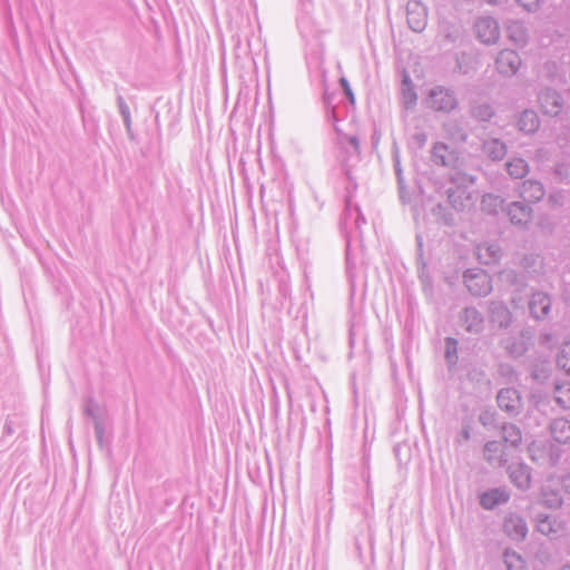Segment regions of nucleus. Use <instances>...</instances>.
Returning a JSON list of instances; mask_svg holds the SVG:
<instances>
[{
	"mask_svg": "<svg viewBox=\"0 0 570 570\" xmlns=\"http://www.w3.org/2000/svg\"><path fill=\"white\" fill-rule=\"evenodd\" d=\"M481 151L490 160L500 161L505 157L508 147L499 138H488L482 141Z\"/></svg>",
	"mask_w": 570,
	"mask_h": 570,
	"instance_id": "nucleus-18",
	"label": "nucleus"
},
{
	"mask_svg": "<svg viewBox=\"0 0 570 570\" xmlns=\"http://www.w3.org/2000/svg\"><path fill=\"white\" fill-rule=\"evenodd\" d=\"M500 279L515 292H522L528 285L523 273L510 268L500 273Z\"/></svg>",
	"mask_w": 570,
	"mask_h": 570,
	"instance_id": "nucleus-23",
	"label": "nucleus"
},
{
	"mask_svg": "<svg viewBox=\"0 0 570 570\" xmlns=\"http://www.w3.org/2000/svg\"><path fill=\"white\" fill-rule=\"evenodd\" d=\"M461 326L472 335H479L484 330V317L474 306H466L460 313Z\"/></svg>",
	"mask_w": 570,
	"mask_h": 570,
	"instance_id": "nucleus-9",
	"label": "nucleus"
},
{
	"mask_svg": "<svg viewBox=\"0 0 570 570\" xmlns=\"http://www.w3.org/2000/svg\"><path fill=\"white\" fill-rule=\"evenodd\" d=\"M524 271L532 277H539L553 271L546 258L539 254H528L522 259Z\"/></svg>",
	"mask_w": 570,
	"mask_h": 570,
	"instance_id": "nucleus-15",
	"label": "nucleus"
},
{
	"mask_svg": "<svg viewBox=\"0 0 570 570\" xmlns=\"http://www.w3.org/2000/svg\"><path fill=\"white\" fill-rule=\"evenodd\" d=\"M532 377H533L535 381H539V380L541 379L540 373H539L537 370H534V371L532 372Z\"/></svg>",
	"mask_w": 570,
	"mask_h": 570,
	"instance_id": "nucleus-59",
	"label": "nucleus"
},
{
	"mask_svg": "<svg viewBox=\"0 0 570 570\" xmlns=\"http://www.w3.org/2000/svg\"><path fill=\"white\" fill-rule=\"evenodd\" d=\"M480 505L485 510H493L495 507L509 501L510 494L503 488H494L480 494Z\"/></svg>",
	"mask_w": 570,
	"mask_h": 570,
	"instance_id": "nucleus-16",
	"label": "nucleus"
},
{
	"mask_svg": "<svg viewBox=\"0 0 570 570\" xmlns=\"http://www.w3.org/2000/svg\"><path fill=\"white\" fill-rule=\"evenodd\" d=\"M489 318L492 324L500 328H507L511 324L512 315L502 302L492 301L489 304Z\"/></svg>",
	"mask_w": 570,
	"mask_h": 570,
	"instance_id": "nucleus-17",
	"label": "nucleus"
},
{
	"mask_svg": "<svg viewBox=\"0 0 570 570\" xmlns=\"http://www.w3.org/2000/svg\"><path fill=\"white\" fill-rule=\"evenodd\" d=\"M502 439L512 448H518L522 441L521 430L513 423H503L501 425Z\"/></svg>",
	"mask_w": 570,
	"mask_h": 570,
	"instance_id": "nucleus-24",
	"label": "nucleus"
},
{
	"mask_svg": "<svg viewBox=\"0 0 570 570\" xmlns=\"http://www.w3.org/2000/svg\"><path fill=\"white\" fill-rule=\"evenodd\" d=\"M402 96L407 108L416 104L417 95L409 75H404L402 79Z\"/></svg>",
	"mask_w": 570,
	"mask_h": 570,
	"instance_id": "nucleus-30",
	"label": "nucleus"
},
{
	"mask_svg": "<svg viewBox=\"0 0 570 570\" xmlns=\"http://www.w3.org/2000/svg\"><path fill=\"white\" fill-rule=\"evenodd\" d=\"M393 168H394L396 179H397L400 198L403 203H405L409 198V193L406 190L403 170H402L401 160H400L397 150H395L393 153Z\"/></svg>",
	"mask_w": 570,
	"mask_h": 570,
	"instance_id": "nucleus-28",
	"label": "nucleus"
},
{
	"mask_svg": "<svg viewBox=\"0 0 570 570\" xmlns=\"http://www.w3.org/2000/svg\"><path fill=\"white\" fill-rule=\"evenodd\" d=\"M14 433L13 422L12 420L8 419L3 426V435H12Z\"/></svg>",
	"mask_w": 570,
	"mask_h": 570,
	"instance_id": "nucleus-49",
	"label": "nucleus"
},
{
	"mask_svg": "<svg viewBox=\"0 0 570 570\" xmlns=\"http://www.w3.org/2000/svg\"><path fill=\"white\" fill-rule=\"evenodd\" d=\"M538 102L544 115L560 116L562 120H570V101L566 102L561 95L552 89L544 88L538 94Z\"/></svg>",
	"mask_w": 570,
	"mask_h": 570,
	"instance_id": "nucleus-1",
	"label": "nucleus"
},
{
	"mask_svg": "<svg viewBox=\"0 0 570 570\" xmlns=\"http://www.w3.org/2000/svg\"><path fill=\"white\" fill-rule=\"evenodd\" d=\"M554 175L560 183H569L570 166L564 163L558 164L554 168Z\"/></svg>",
	"mask_w": 570,
	"mask_h": 570,
	"instance_id": "nucleus-41",
	"label": "nucleus"
},
{
	"mask_svg": "<svg viewBox=\"0 0 570 570\" xmlns=\"http://www.w3.org/2000/svg\"><path fill=\"white\" fill-rule=\"evenodd\" d=\"M561 286L564 301L570 303V265L561 273Z\"/></svg>",
	"mask_w": 570,
	"mask_h": 570,
	"instance_id": "nucleus-40",
	"label": "nucleus"
},
{
	"mask_svg": "<svg viewBox=\"0 0 570 570\" xmlns=\"http://www.w3.org/2000/svg\"><path fill=\"white\" fill-rule=\"evenodd\" d=\"M557 365L570 374V343H566L557 355Z\"/></svg>",
	"mask_w": 570,
	"mask_h": 570,
	"instance_id": "nucleus-38",
	"label": "nucleus"
},
{
	"mask_svg": "<svg viewBox=\"0 0 570 570\" xmlns=\"http://www.w3.org/2000/svg\"><path fill=\"white\" fill-rule=\"evenodd\" d=\"M430 161L433 166L443 167L450 171L459 169L463 165L461 153L443 141L433 144L430 150Z\"/></svg>",
	"mask_w": 570,
	"mask_h": 570,
	"instance_id": "nucleus-2",
	"label": "nucleus"
},
{
	"mask_svg": "<svg viewBox=\"0 0 570 570\" xmlns=\"http://www.w3.org/2000/svg\"><path fill=\"white\" fill-rule=\"evenodd\" d=\"M117 107L120 116L130 115V109L121 95L117 96Z\"/></svg>",
	"mask_w": 570,
	"mask_h": 570,
	"instance_id": "nucleus-47",
	"label": "nucleus"
},
{
	"mask_svg": "<svg viewBox=\"0 0 570 570\" xmlns=\"http://www.w3.org/2000/svg\"><path fill=\"white\" fill-rule=\"evenodd\" d=\"M503 562L507 567V570H522L523 569V560L519 553L511 550H505L503 553Z\"/></svg>",
	"mask_w": 570,
	"mask_h": 570,
	"instance_id": "nucleus-35",
	"label": "nucleus"
},
{
	"mask_svg": "<svg viewBox=\"0 0 570 570\" xmlns=\"http://www.w3.org/2000/svg\"><path fill=\"white\" fill-rule=\"evenodd\" d=\"M561 570H570V564H564Z\"/></svg>",
	"mask_w": 570,
	"mask_h": 570,
	"instance_id": "nucleus-61",
	"label": "nucleus"
},
{
	"mask_svg": "<svg viewBox=\"0 0 570 570\" xmlns=\"http://www.w3.org/2000/svg\"><path fill=\"white\" fill-rule=\"evenodd\" d=\"M508 174L514 179L523 178L528 171V163L522 158H512L505 164Z\"/></svg>",
	"mask_w": 570,
	"mask_h": 570,
	"instance_id": "nucleus-29",
	"label": "nucleus"
},
{
	"mask_svg": "<svg viewBox=\"0 0 570 570\" xmlns=\"http://www.w3.org/2000/svg\"><path fill=\"white\" fill-rule=\"evenodd\" d=\"M83 411L87 416L94 420V423L96 420H100L98 414V406L91 397L86 401Z\"/></svg>",
	"mask_w": 570,
	"mask_h": 570,
	"instance_id": "nucleus-42",
	"label": "nucleus"
},
{
	"mask_svg": "<svg viewBox=\"0 0 570 570\" xmlns=\"http://www.w3.org/2000/svg\"><path fill=\"white\" fill-rule=\"evenodd\" d=\"M504 210L510 222L518 226H525L532 216V207L523 200L508 204Z\"/></svg>",
	"mask_w": 570,
	"mask_h": 570,
	"instance_id": "nucleus-13",
	"label": "nucleus"
},
{
	"mask_svg": "<svg viewBox=\"0 0 570 570\" xmlns=\"http://www.w3.org/2000/svg\"><path fill=\"white\" fill-rule=\"evenodd\" d=\"M445 194L452 208L460 210L464 207L465 190L458 187H449Z\"/></svg>",
	"mask_w": 570,
	"mask_h": 570,
	"instance_id": "nucleus-32",
	"label": "nucleus"
},
{
	"mask_svg": "<svg viewBox=\"0 0 570 570\" xmlns=\"http://www.w3.org/2000/svg\"><path fill=\"white\" fill-rule=\"evenodd\" d=\"M529 452H530L531 460L537 462V463H540L541 456H537V454H535V446L534 445L529 448Z\"/></svg>",
	"mask_w": 570,
	"mask_h": 570,
	"instance_id": "nucleus-56",
	"label": "nucleus"
},
{
	"mask_svg": "<svg viewBox=\"0 0 570 570\" xmlns=\"http://www.w3.org/2000/svg\"><path fill=\"white\" fill-rule=\"evenodd\" d=\"M478 39L485 43H495L500 37V27L498 21L492 17H480L474 24Z\"/></svg>",
	"mask_w": 570,
	"mask_h": 570,
	"instance_id": "nucleus-7",
	"label": "nucleus"
},
{
	"mask_svg": "<svg viewBox=\"0 0 570 570\" xmlns=\"http://www.w3.org/2000/svg\"><path fill=\"white\" fill-rule=\"evenodd\" d=\"M353 210L356 213V219H355V224L357 227L361 226V223H365V218L363 216V214L361 213V209L357 205L354 206ZM346 212L351 215L352 214V205L350 202H347L346 204Z\"/></svg>",
	"mask_w": 570,
	"mask_h": 570,
	"instance_id": "nucleus-45",
	"label": "nucleus"
},
{
	"mask_svg": "<svg viewBox=\"0 0 570 570\" xmlns=\"http://www.w3.org/2000/svg\"><path fill=\"white\" fill-rule=\"evenodd\" d=\"M518 129L527 135L533 134L539 129L540 119L534 110H523L517 122Z\"/></svg>",
	"mask_w": 570,
	"mask_h": 570,
	"instance_id": "nucleus-21",
	"label": "nucleus"
},
{
	"mask_svg": "<svg viewBox=\"0 0 570 570\" xmlns=\"http://www.w3.org/2000/svg\"><path fill=\"white\" fill-rule=\"evenodd\" d=\"M479 422L485 429H492L498 426L497 414L493 411L484 410L479 415Z\"/></svg>",
	"mask_w": 570,
	"mask_h": 570,
	"instance_id": "nucleus-39",
	"label": "nucleus"
},
{
	"mask_svg": "<svg viewBox=\"0 0 570 570\" xmlns=\"http://www.w3.org/2000/svg\"><path fill=\"white\" fill-rule=\"evenodd\" d=\"M340 148L347 155V158H357L360 155V140L356 136L340 135Z\"/></svg>",
	"mask_w": 570,
	"mask_h": 570,
	"instance_id": "nucleus-25",
	"label": "nucleus"
},
{
	"mask_svg": "<svg viewBox=\"0 0 570 570\" xmlns=\"http://www.w3.org/2000/svg\"><path fill=\"white\" fill-rule=\"evenodd\" d=\"M471 116L479 121H489L494 116V110L489 104L472 106Z\"/></svg>",
	"mask_w": 570,
	"mask_h": 570,
	"instance_id": "nucleus-34",
	"label": "nucleus"
},
{
	"mask_svg": "<svg viewBox=\"0 0 570 570\" xmlns=\"http://www.w3.org/2000/svg\"><path fill=\"white\" fill-rule=\"evenodd\" d=\"M444 225L451 226L453 225V215L452 213H444L441 217Z\"/></svg>",
	"mask_w": 570,
	"mask_h": 570,
	"instance_id": "nucleus-53",
	"label": "nucleus"
},
{
	"mask_svg": "<svg viewBox=\"0 0 570 570\" xmlns=\"http://www.w3.org/2000/svg\"><path fill=\"white\" fill-rule=\"evenodd\" d=\"M519 194L523 202L537 203L544 197L546 190L541 181L528 179L522 183Z\"/></svg>",
	"mask_w": 570,
	"mask_h": 570,
	"instance_id": "nucleus-19",
	"label": "nucleus"
},
{
	"mask_svg": "<svg viewBox=\"0 0 570 570\" xmlns=\"http://www.w3.org/2000/svg\"><path fill=\"white\" fill-rule=\"evenodd\" d=\"M559 459H560V454L552 452V449L549 448V458H548L549 465H551V466L556 465L558 463Z\"/></svg>",
	"mask_w": 570,
	"mask_h": 570,
	"instance_id": "nucleus-50",
	"label": "nucleus"
},
{
	"mask_svg": "<svg viewBox=\"0 0 570 570\" xmlns=\"http://www.w3.org/2000/svg\"><path fill=\"white\" fill-rule=\"evenodd\" d=\"M528 12H535L540 7V0H515Z\"/></svg>",
	"mask_w": 570,
	"mask_h": 570,
	"instance_id": "nucleus-43",
	"label": "nucleus"
},
{
	"mask_svg": "<svg viewBox=\"0 0 570 570\" xmlns=\"http://www.w3.org/2000/svg\"><path fill=\"white\" fill-rule=\"evenodd\" d=\"M323 99H324V102H325L326 105H328V104H330V97H328L327 95H325Z\"/></svg>",
	"mask_w": 570,
	"mask_h": 570,
	"instance_id": "nucleus-60",
	"label": "nucleus"
},
{
	"mask_svg": "<svg viewBox=\"0 0 570 570\" xmlns=\"http://www.w3.org/2000/svg\"><path fill=\"white\" fill-rule=\"evenodd\" d=\"M444 344H445L444 358H445V362H446L449 368H452L458 364V361H459L458 341L453 337H446Z\"/></svg>",
	"mask_w": 570,
	"mask_h": 570,
	"instance_id": "nucleus-31",
	"label": "nucleus"
},
{
	"mask_svg": "<svg viewBox=\"0 0 570 570\" xmlns=\"http://www.w3.org/2000/svg\"><path fill=\"white\" fill-rule=\"evenodd\" d=\"M122 118V121H124V125H125V128H126V131H127V135L129 137V139H134V131H132V121H131V115H125V116H121Z\"/></svg>",
	"mask_w": 570,
	"mask_h": 570,
	"instance_id": "nucleus-48",
	"label": "nucleus"
},
{
	"mask_svg": "<svg viewBox=\"0 0 570 570\" xmlns=\"http://www.w3.org/2000/svg\"><path fill=\"white\" fill-rule=\"evenodd\" d=\"M498 406L510 416H517L522 410V400L519 391L514 387H504L498 392Z\"/></svg>",
	"mask_w": 570,
	"mask_h": 570,
	"instance_id": "nucleus-6",
	"label": "nucleus"
},
{
	"mask_svg": "<svg viewBox=\"0 0 570 570\" xmlns=\"http://www.w3.org/2000/svg\"><path fill=\"white\" fill-rule=\"evenodd\" d=\"M406 22L414 32H422L428 24V8L420 0H409L406 4Z\"/></svg>",
	"mask_w": 570,
	"mask_h": 570,
	"instance_id": "nucleus-4",
	"label": "nucleus"
},
{
	"mask_svg": "<svg viewBox=\"0 0 570 570\" xmlns=\"http://www.w3.org/2000/svg\"><path fill=\"white\" fill-rule=\"evenodd\" d=\"M479 257L481 259L485 257L483 261L484 264L495 263L501 257V249L495 244H491L485 247H479Z\"/></svg>",
	"mask_w": 570,
	"mask_h": 570,
	"instance_id": "nucleus-33",
	"label": "nucleus"
},
{
	"mask_svg": "<svg viewBox=\"0 0 570 570\" xmlns=\"http://www.w3.org/2000/svg\"><path fill=\"white\" fill-rule=\"evenodd\" d=\"M450 180L455 187L465 190L469 186L475 184L476 176L464 173L461 166L459 169L451 170Z\"/></svg>",
	"mask_w": 570,
	"mask_h": 570,
	"instance_id": "nucleus-26",
	"label": "nucleus"
},
{
	"mask_svg": "<svg viewBox=\"0 0 570 570\" xmlns=\"http://www.w3.org/2000/svg\"><path fill=\"white\" fill-rule=\"evenodd\" d=\"M508 38L520 48L528 43V29L521 21H511L507 27Z\"/></svg>",
	"mask_w": 570,
	"mask_h": 570,
	"instance_id": "nucleus-22",
	"label": "nucleus"
},
{
	"mask_svg": "<svg viewBox=\"0 0 570 570\" xmlns=\"http://www.w3.org/2000/svg\"><path fill=\"white\" fill-rule=\"evenodd\" d=\"M521 66L519 53L511 49L501 50L495 58V69L503 76L511 77Z\"/></svg>",
	"mask_w": 570,
	"mask_h": 570,
	"instance_id": "nucleus-10",
	"label": "nucleus"
},
{
	"mask_svg": "<svg viewBox=\"0 0 570 570\" xmlns=\"http://www.w3.org/2000/svg\"><path fill=\"white\" fill-rule=\"evenodd\" d=\"M413 139L422 147L426 142V135L424 132H417L413 136Z\"/></svg>",
	"mask_w": 570,
	"mask_h": 570,
	"instance_id": "nucleus-52",
	"label": "nucleus"
},
{
	"mask_svg": "<svg viewBox=\"0 0 570 570\" xmlns=\"http://www.w3.org/2000/svg\"><path fill=\"white\" fill-rule=\"evenodd\" d=\"M535 529L547 537H552L558 533L556 519L547 514L538 515Z\"/></svg>",
	"mask_w": 570,
	"mask_h": 570,
	"instance_id": "nucleus-27",
	"label": "nucleus"
},
{
	"mask_svg": "<svg viewBox=\"0 0 570 570\" xmlns=\"http://www.w3.org/2000/svg\"><path fill=\"white\" fill-rule=\"evenodd\" d=\"M452 136L460 139L461 141H465L466 140V134L462 130V129H458L456 132H452Z\"/></svg>",
	"mask_w": 570,
	"mask_h": 570,
	"instance_id": "nucleus-54",
	"label": "nucleus"
},
{
	"mask_svg": "<svg viewBox=\"0 0 570 570\" xmlns=\"http://www.w3.org/2000/svg\"><path fill=\"white\" fill-rule=\"evenodd\" d=\"M507 473L511 483L521 491H527L531 485V468L522 461L507 464Z\"/></svg>",
	"mask_w": 570,
	"mask_h": 570,
	"instance_id": "nucleus-8",
	"label": "nucleus"
},
{
	"mask_svg": "<svg viewBox=\"0 0 570 570\" xmlns=\"http://www.w3.org/2000/svg\"><path fill=\"white\" fill-rule=\"evenodd\" d=\"M542 498L544 504L550 509H558L562 504V498L558 491L543 489Z\"/></svg>",
	"mask_w": 570,
	"mask_h": 570,
	"instance_id": "nucleus-37",
	"label": "nucleus"
},
{
	"mask_svg": "<svg viewBox=\"0 0 570 570\" xmlns=\"http://www.w3.org/2000/svg\"><path fill=\"white\" fill-rule=\"evenodd\" d=\"M554 400L563 409H570V384L557 385Z\"/></svg>",
	"mask_w": 570,
	"mask_h": 570,
	"instance_id": "nucleus-36",
	"label": "nucleus"
},
{
	"mask_svg": "<svg viewBox=\"0 0 570 570\" xmlns=\"http://www.w3.org/2000/svg\"><path fill=\"white\" fill-rule=\"evenodd\" d=\"M443 210H444L443 206H442L441 204H438V205L433 208V214H434V215H439V214H441Z\"/></svg>",
	"mask_w": 570,
	"mask_h": 570,
	"instance_id": "nucleus-57",
	"label": "nucleus"
},
{
	"mask_svg": "<svg viewBox=\"0 0 570 570\" xmlns=\"http://www.w3.org/2000/svg\"><path fill=\"white\" fill-rule=\"evenodd\" d=\"M568 121H569V125H570V120H568Z\"/></svg>",
	"mask_w": 570,
	"mask_h": 570,
	"instance_id": "nucleus-62",
	"label": "nucleus"
},
{
	"mask_svg": "<svg viewBox=\"0 0 570 570\" xmlns=\"http://www.w3.org/2000/svg\"><path fill=\"white\" fill-rule=\"evenodd\" d=\"M550 433L554 441L558 443L570 442V421L564 417L554 419L550 423Z\"/></svg>",
	"mask_w": 570,
	"mask_h": 570,
	"instance_id": "nucleus-20",
	"label": "nucleus"
},
{
	"mask_svg": "<svg viewBox=\"0 0 570 570\" xmlns=\"http://www.w3.org/2000/svg\"><path fill=\"white\" fill-rule=\"evenodd\" d=\"M503 531L511 540L520 542L527 538L528 524L521 515L509 513L503 521Z\"/></svg>",
	"mask_w": 570,
	"mask_h": 570,
	"instance_id": "nucleus-11",
	"label": "nucleus"
},
{
	"mask_svg": "<svg viewBox=\"0 0 570 570\" xmlns=\"http://www.w3.org/2000/svg\"><path fill=\"white\" fill-rule=\"evenodd\" d=\"M483 459L494 468H503L508 464V458L501 442L488 441L483 446Z\"/></svg>",
	"mask_w": 570,
	"mask_h": 570,
	"instance_id": "nucleus-14",
	"label": "nucleus"
},
{
	"mask_svg": "<svg viewBox=\"0 0 570 570\" xmlns=\"http://www.w3.org/2000/svg\"><path fill=\"white\" fill-rule=\"evenodd\" d=\"M460 436L462 441H469L470 440V429L463 428L460 432Z\"/></svg>",
	"mask_w": 570,
	"mask_h": 570,
	"instance_id": "nucleus-55",
	"label": "nucleus"
},
{
	"mask_svg": "<svg viewBox=\"0 0 570 570\" xmlns=\"http://www.w3.org/2000/svg\"><path fill=\"white\" fill-rule=\"evenodd\" d=\"M528 307L532 318L544 320L551 311V298L544 292H534L529 298Z\"/></svg>",
	"mask_w": 570,
	"mask_h": 570,
	"instance_id": "nucleus-12",
	"label": "nucleus"
},
{
	"mask_svg": "<svg viewBox=\"0 0 570 570\" xmlns=\"http://www.w3.org/2000/svg\"><path fill=\"white\" fill-rule=\"evenodd\" d=\"M340 85H341V87H342V89H343L344 95H345V96H346V98L348 99V101H350L351 104H354V102H355V97H354V94H353V91H352V88H351V86H350V83H348V80H347L346 78L342 77V78L340 79Z\"/></svg>",
	"mask_w": 570,
	"mask_h": 570,
	"instance_id": "nucleus-44",
	"label": "nucleus"
},
{
	"mask_svg": "<svg viewBox=\"0 0 570 570\" xmlns=\"http://www.w3.org/2000/svg\"><path fill=\"white\" fill-rule=\"evenodd\" d=\"M416 242H417L419 255L421 256V254H422V246H423L422 238L420 236H416Z\"/></svg>",
	"mask_w": 570,
	"mask_h": 570,
	"instance_id": "nucleus-58",
	"label": "nucleus"
},
{
	"mask_svg": "<svg viewBox=\"0 0 570 570\" xmlns=\"http://www.w3.org/2000/svg\"><path fill=\"white\" fill-rule=\"evenodd\" d=\"M94 428H95L96 439H97L99 445H102L105 428H104L101 420H96V422L94 423Z\"/></svg>",
	"mask_w": 570,
	"mask_h": 570,
	"instance_id": "nucleus-46",
	"label": "nucleus"
},
{
	"mask_svg": "<svg viewBox=\"0 0 570 570\" xmlns=\"http://www.w3.org/2000/svg\"><path fill=\"white\" fill-rule=\"evenodd\" d=\"M426 105L434 111L450 114L458 108L459 100L453 89L434 86L429 90Z\"/></svg>",
	"mask_w": 570,
	"mask_h": 570,
	"instance_id": "nucleus-3",
	"label": "nucleus"
},
{
	"mask_svg": "<svg viewBox=\"0 0 570 570\" xmlns=\"http://www.w3.org/2000/svg\"><path fill=\"white\" fill-rule=\"evenodd\" d=\"M463 278L468 291L473 296H487L492 289L491 279L483 271L473 272L469 269L464 273Z\"/></svg>",
	"mask_w": 570,
	"mask_h": 570,
	"instance_id": "nucleus-5",
	"label": "nucleus"
},
{
	"mask_svg": "<svg viewBox=\"0 0 570 570\" xmlns=\"http://www.w3.org/2000/svg\"><path fill=\"white\" fill-rule=\"evenodd\" d=\"M561 484L564 491L570 494V471L562 476Z\"/></svg>",
	"mask_w": 570,
	"mask_h": 570,
	"instance_id": "nucleus-51",
	"label": "nucleus"
}]
</instances>
